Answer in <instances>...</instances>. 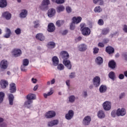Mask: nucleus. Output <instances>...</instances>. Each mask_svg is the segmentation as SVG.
Returning <instances> with one entry per match:
<instances>
[{
	"instance_id": "nucleus-18",
	"label": "nucleus",
	"mask_w": 127,
	"mask_h": 127,
	"mask_svg": "<svg viewBox=\"0 0 127 127\" xmlns=\"http://www.w3.org/2000/svg\"><path fill=\"white\" fill-rule=\"evenodd\" d=\"M36 38L37 40L40 41H44L45 40V37L43 35L42 33H38L36 35Z\"/></svg>"
},
{
	"instance_id": "nucleus-8",
	"label": "nucleus",
	"mask_w": 127,
	"mask_h": 127,
	"mask_svg": "<svg viewBox=\"0 0 127 127\" xmlns=\"http://www.w3.org/2000/svg\"><path fill=\"white\" fill-rule=\"evenodd\" d=\"M91 118L89 116H86L82 121V124L84 126H89L91 123Z\"/></svg>"
},
{
	"instance_id": "nucleus-63",
	"label": "nucleus",
	"mask_w": 127,
	"mask_h": 127,
	"mask_svg": "<svg viewBox=\"0 0 127 127\" xmlns=\"http://www.w3.org/2000/svg\"><path fill=\"white\" fill-rule=\"evenodd\" d=\"M32 81L33 82V83H36V82H37V80L33 78H32Z\"/></svg>"
},
{
	"instance_id": "nucleus-19",
	"label": "nucleus",
	"mask_w": 127,
	"mask_h": 127,
	"mask_svg": "<svg viewBox=\"0 0 127 127\" xmlns=\"http://www.w3.org/2000/svg\"><path fill=\"white\" fill-rule=\"evenodd\" d=\"M55 26L53 23H49L48 25V31L49 32H53L55 30Z\"/></svg>"
},
{
	"instance_id": "nucleus-7",
	"label": "nucleus",
	"mask_w": 127,
	"mask_h": 127,
	"mask_svg": "<svg viewBox=\"0 0 127 127\" xmlns=\"http://www.w3.org/2000/svg\"><path fill=\"white\" fill-rule=\"evenodd\" d=\"M103 108L105 111H110L112 108L111 103L109 101L104 102L103 104Z\"/></svg>"
},
{
	"instance_id": "nucleus-56",
	"label": "nucleus",
	"mask_w": 127,
	"mask_h": 127,
	"mask_svg": "<svg viewBox=\"0 0 127 127\" xmlns=\"http://www.w3.org/2000/svg\"><path fill=\"white\" fill-rule=\"evenodd\" d=\"M123 31L126 32V33H127V25H124L123 27Z\"/></svg>"
},
{
	"instance_id": "nucleus-9",
	"label": "nucleus",
	"mask_w": 127,
	"mask_h": 127,
	"mask_svg": "<svg viewBox=\"0 0 127 127\" xmlns=\"http://www.w3.org/2000/svg\"><path fill=\"white\" fill-rule=\"evenodd\" d=\"M73 117H74V111L73 110L68 111V113L65 116L66 120H67L68 121L71 120L73 118Z\"/></svg>"
},
{
	"instance_id": "nucleus-24",
	"label": "nucleus",
	"mask_w": 127,
	"mask_h": 127,
	"mask_svg": "<svg viewBox=\"0 0 127 127\" xmlns=\"http://www.w3.org/2000/svg\"><path fill=\"white\" fill-rule=\"evenodd\" d=\"M52 61L54 66H57L59 64V59L56 56L52 58Z\"/></svg>"
},
{
	"instance_id": "nucleus-14",
	"label": "nucleus",
	"mask_w": 127,
	"mask_h": 127,
	"mask_svg": "<svg viewBox=\"0 0 127 127\" xmlns=\"http://www.w3.org/2000/svg\"><path fill=\"white\" fill-rule=\"evenodd\" d=\"M106 52L109 55L115 53V49L112 46H108L106 48Z\"/></svg>"
},
{
	"instance_id": "nucleus-53",
	"label": "nucleus",
	"mask_w": 127,
	"mask_h": 127,
	"mask_svg": "<svg viewBox=\"0 0 127 127\" xmlns=\"http://www.w3.org/2000/svg\"><path fill=\"white\" fill-rule=\"evenodd\" d=\"M98 23L99 25H104V20H103L102 19H100L98 20Z\"/></svg>"
},
{
	"instance_id": "nucleus-43",
	"label": "nucleus",
	"mask_w": 127,
	"mask_h": 127,
	"mask_svg": "<svg viewBox=\"0 0 127 127\" xmlns=\"http://www.w3.org/2000/svg\"><path fill=\"white\" fill-rule=\"evenodd\" d=\"M33 23L34 24V28H37L38 27H39V25H40V24H39V20L34 21Z\"/></svg>"
},
{
	"instance_id": "nucleus-59",
	"label": "nucleus",
	"mask_w": 127,
	"mask_h": 127,
	"mask_svg": "<svg viewBox=\"0 0 127 127\" xmlns=\"http://www.w3.org/2000/svg\"><path fill=\"white\" fill-rule=\"evenodd\" d=\"M67 33H68V30H65L62 32V35H66V34H67Z\"/></svg>"
},
{
	"instance_id": "nucleus-2",
	"label": "nucleus",
	"mask_w": 127,
	"mask_h": 127,
	"mask_svg": "<svg viewBox=\"0 0 127 127\" xmlns=\"http://www.w3.org/2000/svg\"><path fill=\"white\" fill-rule=\"evenodd\" d=\"M84 25H85V24L83 23L80 25L81 33L84 36H88V35H90V34H91V30L88 27H84Z\"/></svg>"
},
{
	"instance_id": "nucleus-12",
	"label": "nucleus",
	"mask_w": 127,
	"mask_h": 127,
	"mask_svg": "<svg viewBox=\"0 0 127 127\" xmlns=\"http://www.w3.org/2000/svg\"><path fill=\"white\" fill-rule=\"evenodd\" d=\"M8 66L7 61L5 60H2L0 64V67L1 69H6Z\"/></svg>"
},
{
	"instance_id": "nucleus-5",
	"label": "nucleus",
	"mask_w": 127,
	"mask_h": 127,
	"mask_svg": "<svg viewBox=\"0 0 127 127\" xmlns=\"http://www.w3.org/2000/svg\"><path fill=\"white\" fill-rule=\"evenodd\" d=\"M93 83L95 87H99L101 84V78L100 77L95 76L93 79Z\"/></svg>"
},
{
	"instance_id": "nucleus-40",
	"label": "nucleus",
	"mask_w": 127,
	"mask_h": 127,
	"mask_svg": "<svg viewBox=\"0 0 127 127\" xmlns=\"http://www.w3.org/2000/svg\"><path fill=\"white\" fill-rule=\"evenodd\" d=\"M57 69L60 70V71H62V70H64V65L62 64H58L57 65Z\"/></svg>"
},
{
	"instance_id": "nucleus-42",
	"label": "nucleus",
	"mask_w": 127,
	"mask_h": 127,
	"mask_svg": "<svg viewBox=\"0 0 127 127\" xmlns=\"http://www.w3.org/2000/svg\"><path fill=\"white\" fill-rule=\"evenodd\" d=\"M29 64V61L27 59H25L23 60V65L24 66H28Z\"/></svg>"
},
{
	"instance_id": "nucleus-50",
	"label": "nucleus",
	"mask_w": 127,
	"mask_h": 127,
	"mask_svg": "<svg viewBox=\"0 0 127 127\" xmlns=\"http://www.w3.org/2000/svg\"><path fill=\"white\" fill-rule=\"evenodd\" d=\"M56 3L58 4H61L65 2V0H56Z\"/></svg>"
},
{
	"instance_id": "nucleus-33",
	"label": "nucleus",
	"mask_w": 127,
	"mask_h": 127,
	"mask_svg": "<svg viewBox=\"0 0 127 127\" xmlns=\"http://www.w3.org/2000/svg\"><path fill=\"white\" fill-rule=\"evenodd\" d=\"M109 77L111 80H115V78H116V74L114 71H111L109 73Z\"/></svg>"
},
{
	"instance_id": "nucleus-35",
	"label": "nucleus",
	"mask_w": 127,
	"mask_h": 127,
	"mask_svg": "<svg viewBox=\"0 0 127 127\" xmlns=\"http://www.w3.org/2000/svg\"><path fill=\"white\" fill-rule=\"evenodd\" d=\"M56 46V45L55 44V43L53 42H50L48 43V48H54Z\"/></svg>"
},
{
	"instance_id": "nucleus-38",
	"label": "nucleus",
	"mask_w": 127,
	"mask_h": 127,
	"mask_svg": "<svg viewBox=\"0 0 127 127\" xmlns=\"http://www.w3.org/2000/svg\"><path fill=\"white\" fill-rule=\"evenodd\" d=\"M4 93L2 92H0V104H1V102L3 101V99H4Z\"/></svg>"
},
{
	"instance_id": "nucleus-15",
	"label": "nucleus",
	"mask_w": 127,
	"mask_h": 127,
	"mask_svg": "<svg viewBox=\"0 0 127 127\" xmlns=\"http://www.w3.org/2000/svg\"><path fill=\"white\" fill-rule=\"evenodd\" d=\"M59 124V121L57 120H52L49 121L48 123V126L49 127H54V126H57Z\"/></svg>"
},
{
	"instance_id": "nucleus-32",
	"label": "nucleus",
	"mask_w": 127,
	"mask_h": 127,
	"mask_svg": "<svg viewBox=\"0 0 127 127\" xmlns=\"http://www.w3.org/2000/svg\"><path fill=\"white\" fill-rule=\"evenodd\" d=\"M95 62H96L98 65H101V64L103 63V58L100 57H98L95 60Z\"/></svg>"
},
{
	"instance_id": "nucleus-64",
	"label": "nucleus",
	"mask_w": 127,
	"mask_h": 127,
	"mask_svg": "<svg viewBox=\"0 0 127 127\" xmlns=\"http://www.w3.org/2000/svg\"><path fill=\"white\" fill-rule=\"evenodd\" d=\"M38 89V85H36L34 86L33 90L34 91H36Z\"/></svg>"
},
{
	"instance_id": "nucleus-20",
	"label": "nucleus",
	"mask_w": 127,
	"mask_h": 127,
	"mask_svg": "<svg viewBox=\"0 0 127 127\" xmlns=\"http://www.w3.org/2000/svg\"><path fill=\"white\" fill-rule=\"evenodd\" d=\"M55 13H56V11L54 8H52L48 10V16L49 17H52V16L55 15Z\"/></svg>"
},
{
	"instance_id": "nucleus-28",
	"label": "nucleus",
	"mask_w": 127,
	"mask_h": 127,
	"mask_svg": "<svg viewBox=\"0 0 127 127\" xmlns=\"http://www.w3.org/2000/svg\"><path fill=\"white\" fill-rule=\"evenodd\" d=\"M5 34L4 35V38H9L10 35H11V31L8 28H6Z\"/></svg>"
},
{
	"instance_id": "nucleus-22",
	"label": "nucleus",
	"mask_w": 127,
	"mask_h": 127,
	"mask_svg": "<svg viewBox=\"0 0 127 127\" xmlns=\"http://www.w3.org/2000/svg\"><path fill=\"white\" fill-rule=\"evenodd\" d=\"M3 17H4L7 20H9L11 18V14L8 12H4L2 14Z\"/></svg>"
},
{
	"instance_id": "nucleus-23",
	"label": "nucleus",
	"mask_w": 127,
	"mask_h": 127,
	"mask_svg": "<svg viewBox=\"0 0 127 127\" xmlns=\"http://www.w3.org/2000/svg\"><path fill=\"white\" fill-rule=\"evenodd\" d=\"M8 99L9 101V104L10 106L13 105V100H14V96L12 94H9L8 96Z\"/></svg>"
},
{
	"instance_id": "nucleus-52",
	"label": "nucleus",
	"mask_w": 127,
	"mask_h": 127,
	"mask_svg": "<svg viewBox=\"0 0 127 127\" xmlns=\"http://www.w3.org/2000/svg\"><path fill=\"white\" fill-rule=\"evenodd\" d=\"M66 11H67V12L68 13H70V12H71V11H72V9L70 7H69V6H67V7H66Z\"/></svg>"
},
{
	"instance_id": "nucleus-46",
	"label": "nucleus",
	"mask_w": 127,
	"mask_h": 127,
	"mask_svg": "<svg viewBox=\"0 0 127 127\" xmlns=\"http://www.w3.org/2000/svg\"><path fill=\"white\" fill-rule=\"evenodd\" d=\"M15 33L17 35H19V34H21V29L19 28H17L15 30Z\"/></svg>"
},
{
	"instance_id": "nucleus-58",
	"label": "nucleus",
	"mask_w": 127,
	"mask_h": 127,
	"mask_svg": "<svg viewBox=\"0 0 127 127\" xmlns=\"http://www.w3.org/2000/svg\"><path fill=\"white\" fill-rule=\"evenodd\" d=\"M98 47H105V45L103 43H99L98 44Z\"/></svg>"
},
{
	"instance_id": "nucleus-6",
	"label": "nucleus",
	"mask_w": 127,
	"mask_h": 127,
	"mask_svg": "<svg viewBox=\"0 0 127 127\" xmlns=\"http://www.w3.org/2000/svg\"><path fill=\"white\" fill-rule=\"evenodd\" d=\"M12 54L14 57H19L22 54L21 50L19 49H14L12 51Z\"/></svg>"
},
{
	"instance_id": "nucleus-55",
	"label": "nucleus",
	"mask_w": 127,
	"mask_h": 127,
	"mask_svg": "<svg viewBox=\"0 0 127 127\" xmlns=\"http://www.w3.org/2000/svg\"><path fill=\"white\" fill-rule=\"evenodd\" d=\"M75 72H71V74L69 75V78H70L71 79L73 78H75Z\"/></svg>"
},
{
	"instance_id": "nucleus-25",
	"label": "nucleus",
	"mask_w": 127,
	"mask_h": 127,
	"mask_svg": "<svg viewBox=\"0 0 127 127\" xmlns=\"http://www.w3.org/2000/svg\"><path fill=\"white\" fill-rule=\"evenodd\" d=\"M108 66L111 69H115L116 66V62L114 60L110 61L108 63Z\"/></svg>"
},
{
	"instance_id": "nucleus-57",
	"label": "nucleus",
	"mask_w": 127,
	"mask_h": 127,
	"mask_svg": "<svg viewBox=\"0 0 127 127\" xmlns=\"http://www.w3.org/2000/svg\"><path fill=\"white\" fill-rule=\"evenodd\" d=\"M119 78L120 80H123V79L125 78V75L123 74H120L119 76Z\"/></svg>"
},
{
	"instance_id": "nucleus-11",
	"label": "nucleus",
	"mask_w": 127,
	"mask_h": 127,
	"mask_svg": "<svg viewBox=\"0 0 127 127\" xmlns=\"http://www.w3.org/2000/svg\"><path fill=\"white\" fill-rule=\"evenodd\" d=\"M0 85L2 89H5L8 86V81L2 79L0 81Z\"/></svg>"
},
{
	"instance_id": "nucleus-60",
	"label": "nucleus",
	"mask_w": 127,
	"mask_h": 127,
	"mask_svg": "<svg viewBox=\"0 0 127 127\" xmlns=\"http://www.w3.org/2000/svg\"><path fill=\"white\" fill-rule=\"evenodd\" d=\"M124 96H125V93H121V94L119 96L120 99H123Z\"/></svg>"
},
{
	"instance_id": "nucleus-48",
	"label": "nucleus",
	"mask_w": 127,
	"mask_h": 127,
	"mask_svg": "<svg viewBox=\"0 0 127 127\" xmlns=\"http://www.w3.org/2000/svg\"><path fill=\"white\" fill-rule=\"evenodd\" d=\"M33 102V101L32 100H28V101H26L24 103V105L25 106H28V105H30L31 104H32Z\"/></svg>"
},
{
	"instance_id": "nucleus-44",
	"label": "nucleus",
	"mask_w": 127,
	"mask_h": 127,
	"mask_svg": "<svg viewBox=\"0 0 127 127\" xmlns=\"http://www.w3.org/2000/svg\"><path fill=\"white\" fill-rule=\"evenodd\" d=\"M102 8L100 6H96L94 8V11L95 12H101L102 11Z\"/></svg>"
},
{
	"instance_id": "nucleus-29",
	"label": "nucleus",
	"mask_w": 127,
	"mask_h": 127,
	"mask_svg": "<svg viewBox=\"0 0 127 127\" xmlns=\"http://www.w3.org/2000/svg\"><path fill=\"white\" fill-rule=\"evenodd\" d=\"M36 99V95L34 94H29L28 95H27V100H35Z\"/></svg>"
},
{
	"instance_id": "nucleus-30",
	"label": "nucleus",
	"mask_w": 127,
	"mask_h": 127,
	"mask_svg": "<svg viewBox=\"0 0 127 127\" xmlns=\"http://www.w3.org/2000/svg\"><path fill=\"white\" fill-rule=\"evenodd\" d=\"M107 91V86L106 85H102L99 88V92L100 93H105Z\"/></svg>"
},
{
	"instance_id": "nucleus-34",
	"label": "nucleus",
	"mask_w": 127,
	"mask_h": 127,
	"mask_svg": "<svg viewBox=\"0 0 127 127\" xmlns=\"http://www.w3.org/2000/svg\"><path fill=\"white\" fill-rule=\"evenodd\" d=\"M109 32L110 29H109L108 28H104L102 30V34H103V35H107V34H108V33H109Z\"/></svg>"
},
{
	"instance_id": "nucleus-49",
	"label": "nucleus",
	"mask_w": 127,
	"mask_h": 127,
	"mask_svg": "<svg viewBox=\"0 0 127 127\" xmlns=\"http://www.w3.org/2000/svg\"><path fill=\"white\" fill-rule=\"evenodd\" d=\"M99 48L95 47L93 49V54H97L99 53Z\"/></svg>"
},
{
	"instance_id": "nucleus-61",
	"label": "nucleus",
	"mask_w": 127,
	"mask_h": 127,
	"mask_svg": "<svg viewBox=\"0 0 127 127\" xmlns=\"http://www.w3.org/2000/svg\"><path fill=\"white\" fill-rule=\"evenodd\" d=\"M55 83V79L53 78L51 81V84L52 85H53V84Z\"/></svg>"
},
{
	"instance_id": "nucleus-3",
	"label": "nucleus",
	"mask_w": 127,
	"mask_h": 127,
	"mask_svg": "<svg viewBox=\"0 0 127 127\" xmlns=\"http://www.w3.org/2000/svg\"><path fill=\"white\" fill-rule=\"evenodd\" d=\"M49 4H50V1L49 0H43L40 6L41 9L42 10H47Z\"/></svg>"
},
{
	"instance_id": "nucleus-41",
	"label": "nucleus",
	"mask_w": 127,
	"mask_h": 127,
	"mask_svg": "<svg viewBox=\"0 0 127 127\" xmlns=\"http://www.w3.org/2000/svg\"><path fill=\"white\" fill-rule=\"evenodd\" d=\"M94 3H98L99 2V5H103L104 4V0H93Z\"/></svg>"
},
{
	"instance_id": "nucleus-21",
	"label": "nucleus",
	"mask_w": 127,
	"mask_h": 127,
	"mask_svg": "<svg viewBox=\"0 0 127 127\" xmlns=\"http://www.w3.org/2000/svg\"><path fill=\"white\" fill-rule=\"evenodd\" d=\"M10 93H15L16 92V86L15 83H11L10 84L9 87Z\"/></svg>"
},
{
	"instance_id": "nucleus-16",
	"label": "nucleus",
	"mask_w": 127,
	"mask_h": 127,
	"mask_svg": "<svg viewBox=\"0 0 127 127\" xmlns=\"http://www.w3.org/2000/svg\"><path fill=\"white\" fill-rule=\"evenodd\" d=\"M72 22L74 24H78V23H80L81 21H82V17L80 16L76 17L74 16L72 19Z\"/></svg>"
},
{
	"instance_id": "nucleus-39",
	"label": "nucleus",
	"mask_w": 127,
	"mask_h": 127,
	"mask_svg": "<svg viewBox=\"0 0 127 127\" xmlns=\"http://www.w3.org/2000/svg\"><path fill=\"white\" fill-rule=\"evenodd\" d=\"M75 96L71 95L68 97L69 102L70 103H74L75 102Z\"/></svg>"
},
{
	"instance_id": "nucleus-31",
	"label": "nucleus",
	"mask_w": 127,
	"mask_h": 127,
	"mask_svg": "<svg viewBox=\"0 0 127 127\" xmlns=\"http://www.w3.org/2000/svg\"><path fill=\"white\" fill-rule=\"evenodd\" d=\"M7 5L6 0H0V7H5Z\"/></svg>"
},
{
	"instance_id": "nucleus-10",
	"label": "nucleus",
	"mask_w": 127,
	"mask_h": 127,
	"mask_svg": "<svg viewBox=\"0 0 127 127\" xmlns=\"http://www.w3.org/2000/svg\"><path fill=\"white\" fill-rule=\"evenodd\" d=\"M63 63L64 65L67 68V69L71 70V68H72V64H71V62L69 60H64L63 61Z\"/></svg>"
},
{
	"instance_id": "nucleus-13",
	"label": "nucleus",
	"mask_w": 127,
	"mask_h": 127,
	"mask_svg": "<svg viewBox=\"0 0 127 127\" xmlns=\"http://www.w3.org/2000/svg\"><path fill=\"white\" fill-rule=\"evenodd\" d=\"M56 116V113L53 111H50L46 113V117L47 119H51Z\"/></svg>"
},
{
	"instance_id": "nucleus-37",
	"label": "nucleus",
	"mask_w": 127,
	"mask_h": 127,
	"mask_svg": "<svg viewBox=\"0 0 127 127\" xmlns=\"http://www.w3.org/2000/svg\"><path fill=\"white\" fill-rule=\"evenodd\" d=\"M64 9L65 7L64 6L60 5L57 7V12H61V11H64Z\"/></svg>"
},
{
	"instance_id": "nucleus-36",
	"label": "nucleus",
	"mask_w": 127,
	"mask_h": 127,
	"mask_svg": "<svg viewBox=\"0 0 127 127\" xmlns=\"http://www.w3.org/2000/svg\"><path fill=\"white\" fill-rule=\"evenodd\" d=\"M53 93H54V92L53 91V90L51 89L50 91L47 94L44 93L43 96H44V98H45V99H47V98L48 96H51V95H52L53 94Z\"/></svg>"
},
{
	"instance_id": "nucleus-27",
	"label": "nucleus",
	"mask_w": 127,
	"mask_h": 127,
	"mask_svg": "<svg viewBox=\"0 0 127 127\" xmlns=\"http://www.w3.org/2000/svg\"><path fill=\"white\" fill-rule=\"evenodd\" d=\"M97 116L99 119H105L106 117V114H105V112L102 110L98 111Z\"/></svg>"
},
{
	"instance_id": "nucleus-45",
	"label": "nucleus",
	"mask_w": 127,
	"mask_h": 127,
	"mask_svg": "<svg viewBox=\"0 0 127 127\" xmlns=\"http://www.w3.org/2000/svg\"><path fill=\"white\" fill-rule=\"evenodd\" d=\"M63 23H64V21L58 20L56 22V25L58 26V27H60Z\"/></svg>"
},
{
	"instance_id": "nucleus-51",
	"label": "nucleus",
	"mask_w": 127,
	"mask_h": 127,
	"mask_svg": "<svg viewBox=\"0 0 127 127\" xmlns=\"http://www.w3.org/2000/svg\"><path fill=\"white\" fill-rule=\"evenodd\" d=\"M25 66H26L23 65L21 66V70L23 72H26V71H27V69L25 68Z\"/></svg>"
},
{
	"instance_id": "nucleus-4",
	"label": "nucleus",
	"mask_w": 127,
	"mask_h": 127,
	"mask_svg": "<svg viewBox=\"0 0 127 127\" xmlns=\"http://www.w3.org/2000/svg\"><path fill=\"white\" fill-rule=\"evenodd\" d=\"M60 57L63 60H68L69 59V54L66 51H62L60 53Z\"/></svg>"
},
{
	"instance_id": "nucleus-17",
	"label": "nucleus",
	"mask_w": 127,
	"mask_h": 127,
	"mask_svg": "<svg viewBox=\"0 0 127 127\" xmlns=\"http://www.w3.org/2000/svg\"><path fill=\"white\" fill-rule=\"evenodd\" d=\"M79 51L84 52L87 50V45L85 44H81L78 46Z\"/></svg>"
},
{
	"instance_id": "nucleus-62",
	"label": "nucleus",
	"mask_w": 127,
	"mask_h": 127,
	"mask_svg": "<svg viewBox=\"0 0 127 127\" xmlns=\"http://www.w3.org/2000/svg\"><path fill=\"white\" fill-rule=\"evenodd\" d=\"M66 84L67 85V86H68V87H69L70 86V80H66Z\"/></svg>"
},
{
	"instance_id": "nucleus-47",
	"label": "nucleus",
	"mask_w": 127,
	"mask_h": 127,
	"mask_svg": "<svg viewBox=\"0 0 127 127\" xmlns=\"http://www.w3.org/2000/svg\"><path fill=\"white\" fill-rule=\"evenodd\" d=\"M75 24L73 22L70 25V30H74L75 29Z\"/></svg>"
},
{
	"instance_id": "nucleus-54",
	"label": "nucleus",
	"mask_w": 127,
	"mask_h": 127,
	"mask_svg": "<svg viewBox=\"0 0 127 127\" xmlns=\"http://www.w3.org/2000/svg\"><path fill=\"white\" fill-rule=\"evenodd\" d=\"M122 56L124 57V59L127 61V53H123L122 54Z\"/></svg>"
},
{
	"instance_id": "nucleus-1",
	"label": "nucleus",
	"mask_w": 127,
	"mask_h": 127,
	"mask_svg": "<svg viewBox=\"0 0 127 127\" xmlns=\"http://www.w3.org/2000/svg\"><path fill=\"white\" fill-rule=\"evenodd\" d=\"M126 113L127 112H126V109H125V108H122V109H118L117 113H116V111H112L111 112V116L113 118H115L116 115H117L118 117H120V116H125Z\"/></svg>"
},
{
	"instance_id": "nucleus-26",
	"label": "nucleus",
	"mask_w": 127,
	"mask_h": 127,
	"mask_svg": "<svg viewBox=\"0 0 127 127\" xmlns=\"http://www.w3.org/2000/svg\"><path fill=\"white\" fill-rule=\"evenodd\" d=\"M19 15L20 17L21 18H25V17L27 16V10L25 9H22Z\"/></svg>"
}]
</instances>
